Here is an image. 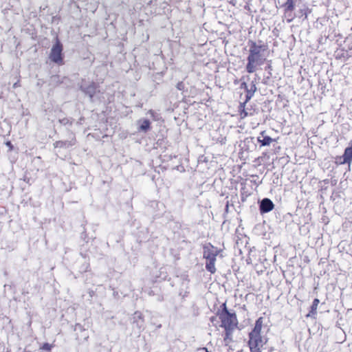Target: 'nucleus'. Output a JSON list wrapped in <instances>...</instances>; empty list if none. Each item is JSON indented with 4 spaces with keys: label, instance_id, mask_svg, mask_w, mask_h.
<instances>
[{
    "label": "nucleus",
    "instance_id": "2eb2a0df",
    "mask_svg": "<svg viewBox=\"0 0 352 352\" xmlns=\"http://www.w3.org/2000/svg\"><path fill=\"white\" fill-rule=\"evenodd\" d=\"M286 10L293 11L294 10V1L287 0L286 2Z\"/></svg>",
    "mask_w": 352,
    "mask_h": 352
},
{
    "label": "nucleus",
    "instance_id": "39448f33",
    "mask_svg": "<svg viewBox=\"0 0 352 352\" xmlns=\"http://www.w3.org/2000/svg\"><path fill=\"white\" fill-rule=\"evenodd\" d=\"M349 144L350 146L345 148L343 155L338 157L340 164H348L350 165L352 162V141Z\"/></svg>",
    "mask_w": 352,
    "mask_h": 352
},
{
    "label": "nucleus",
    "instance_id": "6ab92c4d",
    "mask_svg": "<svg viewBox=\"0 0 352 352\" xmlns=\"http://www.w3.org/2000/svg\"><path fill=\"white\" fill-rule=\"evenodd\" d=\"M6 145L9 148L10 151L13 150L14 146H13L12 144L11 143V142H10V141L6 142Z\"/></svg>",
    "mask_w": 352,
    "mask_h": 352
},
{
    "label": "nucleus",
    "instance_id": "423d86ee",
    "mask_svg": "<svg viewBox=\"0 0 352 352\" xmlns=\"http://www.w3.org/2000/svg\"><path fill=\"white\" fill-rule=\"evenodd\" d=\"M76 143V138L74 135L70 140H58L54 143V148H66L73 146Z\"/></svg>",
    "mask_w": 352,
    "mask_h": 352
},
{
    "label": "nucleus",
    "instance_id": "f8f14e48",
    "mask_svg": "<svg viewBox=\"0 0 352 352\" xmlns=\"http://www.w3.org/2000/svg\"><path fill=\"white\" fill-rule=\"evenodd\" d=\"M140 125L138 126V131L142 132H146L151 129V122L147 119L139 120Z\"/></svg>",
    "mask_w": 352,
    "mask_h": 352
},
{
    "label": "nucleus",
    "instance_id": "1a4fd4ad",
    "mask_svg": "<svg viewBox=\"0 0 352 352\" xmlns=\"http://www.w3.org/2000/svg\"><path fill=\"white\" fill-rule=\"evenodd\" d=\"M274 206L273 202L270 199L265 198L262 200L260 209L263 212H268L273 210Z\"/></svg>",
    "mask_w": 352,
    "mask_h": 352
},
{
    "label": "nucleus",
    "instance_id": "20e7f679",
    "mask_svg": "<svg viewBox=\"0 0 352 352\" xmlns=\"http://www.w3.org/2000/svg\"><path fill=\"white\" fill-rule=\"evenodd\" d=\"M63 51V45L58 38L56 37L55 43L53 45L50 50L49 58L52 62L57 64L58 65H64V55Z\"/></svg>",
    "mask_w": 352,
    "mask_h": 352
},
{
    "label": "nucleus",
    "instance_id": "6e6552de",
    "mask_svg": "<svg viewBox=\"0 0 352 352\" xmlns=\"http://www.w3.org/2000/svg\"><path fill=\"white\" fill-rule=\"evenodd\" d=\"M257 141L261 144V146H265L270 145L274 140L270 136L265 135V131H263L260 133V136L258 137Z\"/></svg>",
    "mask_w": 352,
    "mask_h": 352
},
{
    "label": "nucleus",
    "instance_id": "b1692460",
    "mask_svg": "<svg viewBox=\"0 0 352 352\" xmlns=\"http://www.w3.org/2000/svg\"><path fill=\"white\" fill-rule=\"evenodd\" d=\"M261 158H262V157H258L256 159V160H260V159H261Z\"/></svg>",
    "mask_w": 352,
    "mask_h": 352
},
{
    "label": "nucleus",
    "instance_id": "f03ea898",
    "mask_svg": "<svg viewBox=\"0 0 352 352\" xmlns=\"http://www.w3.org/2000/svg\"><path fill=\"white\" fill-rule=\"evenodd\" d=\"M263 324V318L259 317L255 322L254 327L248 334V344L250 352H262V348L267 342L261 336V329Z\"/></svg>",
    "mask_w": 352,
    "mask_h": 352
},
{
    "label": "nucleus",
    "instance_id": "0eeeda50",
    "mask_svg": "<svg viewBox=\"0 0 352 352\" xmlns=\"http://www.w3.org/2000/svg\"><path fill=\"white\" fill-rule=\"evenodd\" d=\"M246 103V102H241L239 106L238 113L241 119H244L245 118L252 116L254 114V111H252V109L248 110L245 109Z\"/></svg>",
    "mask_w": 352,
    "mask_h": 352
},
{
    "label": "nucleus",
    "instance_id": "ddd939ff",
    "mask_svg": "<svg viewBox=\"0 0 352 352\" xmlns=\"http://www.w3.org/2000/svg\"><path fill=\"white\" fill-rule=\"evenodd\" d=\"M215 260H216L215 258H212L209 260H206V269L208 270V271H209L211 273H214L216 270L215 267H214Z\"/></svg>",
    "mask_w": 352,
    "mask_h": 352
},
{
    "label": "nucleus",
    "instance_id": "9b49d317",
    "mask_svg": "<svg viewBox=\"0 0 352 352\" xmlns=\"http://www.w3.org/2000/svg\"><path fill=\"white\" fill-rule=\"evenodd\" d=\"M320 303V300L318 298H315L313 300L312 305L310 307L309 312L307 314L306 317H314L317 314L318 306Z\"/></svg>",
    "mask_w": 352,
    "mask_h": 352
},
{
    "label": "nucleus",
    "instance_id": "aec40b11",
    "mask_svg": "<svg viewBox=\"0 0 352 352\" xmlns=\"http://www.w3.org/2000/svg\"><path fill=\"white\" fill-rule=\"evenodd\" d=\"M148 113L152 117V118H155V111H153V109H150L148 111Z\"/></svg>",
    "mask_w": 352,
    "mask_h": 352
},
{
    "label": "nucleus",
    "instance_id": "a211bd4d",
    "mask_svg": "<svg viewBox=\"0 0 352 352\" xmlns=\"http://www.w3.org/2000/svg\"><path fill=\"white\" fill-rule=\"evenodd\" d=\"M176 87L178 90L182 91V90H184L185 85L182 81H180V82H177Z\"/></svg>",
    "mask_w": 352,
    "mask_h": 352
},
{
    "label": "nucleus",
    "instance_id": "f257e3e1",
    "mask_svg": "<svg viewBox=\"0 0 352 352\" xmlns=\"http://www.w3.org/2000/svg\"><path fill=\"white\" fill-rule=\"evenodd\" d=\"M249 54L247 57V65L245 67L246 72L249 74L255 72L258 67L263 65L265 60L266 57L264 52L267 50V46L262 44L261 41L259 43L250 40L248 41Z\"/></svg>",
    "mask_w": 352,
    "mask_h": 352
},
{
    "label": "nucleus",
    "instance_id": "412c9836",
    "mask_svg": "<svg viewBox=\"0 0 352 352\" xmlns=\"http://www.w3.org/2000/svg\"><path fill=\"white\" fill-rule=\"evenodd\" d=\"M82 332L85 333V341H87L88 340V338H89V335L88 333L86 332V330L85 329H82Z\"/></svg>",
    "mask_w": 352,
    "mask_h": 352
},
{
    "label": "nucleus",
    "instance_id": "4be33fe9",
    "mask_svg": "<svg viewBox=\"0 0 352 352\" xmlns=\"http://www.w3.org/2000/svg\"><path fill=\"white\" fill-rule=\"evenodd\" d=\"M197 352H208L206 348H200L197 350Z\"/></svg>",
    "mask_w": 352,
    "mask_h": 352
},
{
    "label": "nucleus",
    "instance_id": "9d476101",
    "mask_svg": "<svg viewBox=\"0 0 352 352\" xmlns=\"http://www.w3.org/2000/svg\"><path fill=\"white\" fill-rule=\"evenodd\" d=\"M241 86H244L246 90L245 100L244 102H248L252 98V97L254 96V92L256 91V85L254 84H252L250 88L248 89L247 84L245 82H243L241 84Z\"/></svg>",
    "mask_w": 352,
    "mask_h": 352
},
{
    "label": "nucleus",
    "instance_id": "7ed1b4c3",
    "mask_svg": "<svg viewBox=\"0 0 352 352\" xmlns=\"http://www.w3.org/2000/svg\"><path fill=\"white\" fill-rule=\"evenodd\" d=\"M223 306L226 307L225 304H223ZM223 310L225 311V314L223 317H221V327L224 328V341L226 344H228L232 340V332L236 329L238 322L234 314L228 313L226 311V307H224Z\"/></svg>",
    "mask_w": 352,
    "mask_h": 352
},
{
    "label": "nucleus",
    "instance_id": "dca6fc26",
    "mask_svg": "<svg viewBox=\"0 0 352 352\" xmlns=\"http://www.w3.org/2000/svg\"><path fill=\"white\" fill-rule=\"evenodd\" d=\"M54 347L53 344H50L49 343H44L41 347V350L46 351L47 352H50L52 349Z\"/></svg>",
    "mask_w": 352,
    "mask_h": 352
},
{
    "label": "nucleus",
    "instance_id": "4468645a",
    "mask_svg": "<svg viewBox=\"0 0 352 352\" xmlns=\"http://www.w3.org/2000/svg\"><path fill=\"white\" fill-rule=\"evenodd\" d=\"M216 257V254L210 252L209 249L206 247L204 248V258L206 260H209L210 258H214Z\"/></svg>",
    "mask_w": 352,
    "mask_h": 352
},
{
    "label": "nucleus",
    "instance_id": "5701e85b",
    "mask_svg": "<svg viewBox=\"0 0 352 352\" xmlns=\"http://www.w3.org/2000/svg\"><path fill=\"white\" fill-rule=\"evenodd\" d=\"M19 84L18 82H15V83L14 84V85H13V87H14V88H16V87H19Z\"/></svg>",
    "mask_w": 352,
    "mask_h": 352
},
{
    "label": "nucleus",
    "instance_id": "f3484780",
    "mask_svg": "<svg viewBox=\"0 0 352 352\" xmlns=\"http://www.w3.org/2000/svg\"><path fill=\"white\" fill-rule=\"evenodd\" d=\"M59 122L61 124H63V125H72V121H71L69 118H64L63 119H60L59 120Z\"/></svg>",
    "mask_w": 352,
    "mask_h": 352
}]
</instances>
